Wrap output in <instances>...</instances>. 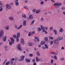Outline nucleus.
I'll use <instances>...</instances> for the list:
<instances>
[{
  "mask_svg": "<svg viewBox=\"0 0 65 65\" xmlns=\"http://www.w3.org/2000/svg\"><path fill=\"white\" fill-rule=\"evenodd\" d=\"M61 9L62 10H65V7H63L61 8Z\"/></svg>",
  "mask_w": 65,
  "mask_h": 65,
  "instance_id": "nucleus-44",
  "label": "nucleus"
},
{
  "mask_svg": "<svg viewBox=\"0 0 65 65\" xmlns=\"http://www.w3.org/2000/svg\"><path fill=\"white\" fill-rule=\"evenodd\" d=\"M42 48L44 50H45V47L44 46H43L42 47Z\"/></svg>",
  "mask_w": 65,
  "mask_h": 65,
  "instance_id": "nucleus-60",
  "label": "nucleus"
},
{
  "mask_svg": "<svg viewBox=\"0 0 65 65\" xmlns=\"http://www.w3.org/2000/svg\"><path fill=\"white\" fill-rule=\"evenodd\" d=\"M14 28L16 29H18V27H17V25L16 24L15 25V27Z\"/></svg>",
  "mask_w": 65,
  "mask_h": 65,
  "instance_id": "nucleus-47",
  "label": "nucleus"
},
{
  "mask_svg": "<svg viewBox=\"0 0 65 65\" xmlns=\"http://www.w3.org/2000/svg\"><path fill=\"white\" fill-rule=\"evenodd\" d=\"M40 27H41V29L42 30H44V26H43L42 25H41Z\"/></svg>",
  "mask_w": 65,
  "mask_h": 65,
  "instance_id": "nucleus-28",
  "label": "nucleus"
},
{
  "mask_svg": "<svg viewBox=\"0 0 65 65\" xmlns=\"http://www.w3.org/2000/svg\"><path fill=\"white\" fill-rule=\"evenodd\" d=\"M1 5V6H2V7H4V5L2 4H1V5Z\"/></svg>",
  "mask_w": 65,
  "mask_h": 65,
  "instance_id": "nucleus-57",
  "label": "nucleus"
},
{
  "mask_svg": "<svg viewBox=\"0 0 65 65\" xmlns=\"http://www.w3.org/2000/svg\"><path fill=\"white\" fill-rule=\"evenodd\" d=\"M36 61L37 62H39V58L37 57H36Z\"/></svg>",
  "mask_w": 65,
  "mask_h": 65,
  "instance_id": "nucleus-21",
  "label": "nucleus"
},
{
  "mask_svg": "<svg viewBox=\"0 0 65 65\" xmlns=\"http://www.w3.org/2000/svg\"><path fill=\"white\" fill-rule=\"evenodd\" d=\"M41 11V10H40V9L37 10L36 11V13H39Z\"/></svg>",
  "mask_w": 65,
  "mask_h": 65,
  "instance_id": "nucleus-13",
  "label": "nucleus"
},
{
  "mask_svg": "<svg viewBox=\"0 0 65 65\" xmlns=\"http://www.w3.org/2000/svg\"><path fill=\"white\" fill-rule=\"evenodd\" d=\"M29 57H31L33 56V55L32 54H29Z\"/></svg>",
  "mask_w": 65,
  "mask_h": 65,
  "instance_id": "nucleus-50",
  "label": "nucleus"
},
{
  "mask_svg": "<svg viewBox=\"0 0 65 65\" xmlns=\"http://www.w3.org/2000/svg\"><path fill=\"white\" fill-rule=\"evenodd\" d=\"M4 48H5V51H8V48H7V46H5Z\"/></svg>",
  "mask_w": 65,
  "mask_h": 65,
  "instance_id": "nucleus-18",
  "label": "nucleus"
},
{
  "mask_svg": "<svg viewBox=\"0 0 65 65\" xmlns=\"http://www.w3.org/2000/svg\"><path fill=\"white\" fill-rule=\"evenodd\" d=\"M16 41L17 42H18L19 41V38H16Z\"/></svg>",
  "mask_w": 65,
  "mask_h": 65,
  "instance_id": "nucleus-43",
  "label": "nucleus"
},
{
  "mask_svg": "<svg viewBox=\"0 0 65 65\" xmlns=\"http://www.w3.org/2000/svg\"><path fill=\"white\" fill-rule=\"evenodd\" d=\"M49 38L50 39H51V40H53L54 39V38H53V37L51 36L49 37Z\"/></svg>",
  "mask_w": 65,
  "mask_h": 65,
  "instance_id": "nucleus-31",
  "label": "nucleus"
},
{
  "mask_svg": "<svg viewBox=\"0 0 65 65\" xmlns=\"http://www.w3.org/2000/svg\"><path fill=\"white\" fill-rule=\"evenodd\" d=\"M28 45H29V46H32V45H33V44L32 43L30 42L28 44Z\"/></svg>",
  "mask_w": 65,
  "mask_h": 65,
  "instance_id": "nucleus-23",
  "label": "nucleus"
},
{
  "mask_svg": "<svg viewBox=\"0 0 65 65\" xmlns=\"http://www.w3.org/2000/svg\"><path fill=\"white\" fill-rule=\"evenodd\" d=\"M7 38V37L6 36H5L3 39V40L4 41H5Z\"/></svg>",
  "mask_w": 65,
  "mask_h": 65,
  "instance_id": "nucleus-14",
  "label": "nucleus"
},
{
  "mask_svg": "<svg viewBox=\"0 0 65 65\" xmlns=\"http://www.w3.org/2000/svg\"><path fill=\"white\" fill-rule=\"evenodd\" d=\"M31 32H30L28 33V36H31Z\"/></svg>",
  "mask_w": 65,
  "mask_h": 65,
  "instance_id": "nucleus-46",
  "label": "nucleus"
},
{
  "mask_svg": "<svg viewBox=\"0 0 65 65\" xmlns=\"http://www.w3.org/2000/svg\"><path fill=\"white\" fill-rule=\"evenodd\" d=\"M20 32H18L17 33V38H19V37H20Z\"/></svg>",
  "mask_w": 65,
  "mask_h": 65,
  "instance_id": "nucleus-26",
  "label": "nucleus"
},
{
  "mask_svg": "<svg viewBox=\"0 0 65 65\" xmlns=\"http://www.w3.org/2000/svg\"><path fill=\"white\" fill-rule=\"evenodd\" d=\"M37 55L38 56H39L40 55V53H39V52L38 51L37 52Z\"/></svg>",
  "mask_w": 65,
  "mask_h": 65,
  "instance_id": "nucleus-30",
  "label": "nucleus"
},
{
  "mask_svg": "<svg viewBox=\"0 0 65 65\" xmlns=\"http://www.w3.org/2000/svg\"><path fill=\"white\" fill-rule=\"evenodd\" d=\"M45 30H47L48 29V28L47 27H45Z\"/></svg>",
  "mask_w": 65,
  "mask_h": 65,
  "instance_id": "nucleus-59",
  "label": "nucleus"
},
{
  "mask_svg": "<svg viewBox=\"0 0 65 65\" xmlns=\"http://www.w3.org/2000/svg\"><path fill=\"white\" fill-rule=\"evenodd\" d=\"M10 38L11 40V43L12 44V43H14V39L12 37Z\"/></svg>",
  "mask_w": 65,
  "mask_h": 65,
  "instance_id": "nucleus-11",
  "label": "nucleus"
},
{
  "mask_svg": "<svg viewBox=\"0 0 65 65\" xmlns=\"http://www.w3.org/2000/svg\"><path fill=\"white\" fill-rule=\"evenodd\" d=\"M35 39H36V40H37V41H38V42H39V38L37 37H35Z\"/></svg>",
  "mask_w": 65,
  "mask_h": 65,
  "instance_id": "nucleus-20",
  "label": "nucleus"
},
{
  "mask_svg": "<svg viewBox=\"0 0 65 65\" xmlns=\"http://www.w3.org/2000/svg\"><path fill=\"white\" fill-rule=\"evenodd\" d=\"M33 19V16L31 15H30L28 19V20H30V19Z\"/></svg>",
  "mask_w": 65,
  "mask_h": 65,
  "instance_id": "nucleus-15",
  "label": "nucleus"
},
{
  "mask_svg": "<svg viewBox=\"0 0 65 65\" xmlns=\"http://www.w3.org/2000/svg\"><path fill=\"white\" fill-rule=\"evenodd\" d=\"M53 62H54V60L53 59H52L51 60V62L52 64H53Z\"/></svg>",
  "mask_w": 65,
  "mask_h": 65,
  "instance_id": "nucleus-54",
  "label": "nucleus"
},
{
  "mask_svg": "<svg viewBox=\"0 0 65 65\" xmlns=\"http://www.w3.org/2000/svg\"><path fill=\"white\" fill-rule=\"evenodd\" d=\"M48 39V38H47V37H45L44 38V39L46 41H47Z\"/></svg>",
  "mask_w": 65,
  "mask_h": 65,
  "instance_id": "nucleus-34",
  "label": "nucleus"
},
{
  "mask_svg": "<svg viewBox=\"0 0 65 65\" xmlns=\"http://www.w3.org/2000/svg\"><path fill=\"white\" fill-rule=\"evenodd\" d=\"M57 11L59 12V13H60V12H61V11L60 10H59V9H58L57 10Z\"/></svg>",
  "mask_w": 65,
  "mask_h": 65,
  "instance_id": "nucleus-61",
  "label": "nucleus"
},
{
  "mask_svg": "<svg viewBox=\"0 0 65 65\" xmlns=\"http://www.w3.org/2000/svg\"><path fill=\"white\" fill-rule=\"evenodd\" d=\"M9 19L10 20H13V17H10L9 18Z\"/></svg>",
  "mask_w": 65,
  "mask_h": 65,
  "instance_id": "nucleus-25",
  "label": "nucleus"
},
{
  "mask_svg": "<svg viewBox=\"0 0 65 65\" xmlns=\"http://www.w3.org/2000/svg\"><path fill=\"white\" fill-rule=\"evenodd\" d=\"M18 0H14V2L15 3V4L16 6H18L19 5Z\"/></svg>",
  "mask_w": 65,
  "mask_h": 65,
  "instance_id": "nucleus-4",
  "label": "nucleus"
},
{
  "mask_svg": "<svg viewBox=\"0 0 65 65\" xmlns=\"http://www.w3.org/2000/svg\"><path fill=\"white\" fill-rule=\"evenodd\" d=\"M51 1L52 2H53V3H55V1H54V0H51Z\"/></svg>",
  "mask_w": 65,
  "mask_h": 65,
  "instance_id": "nucleus-53",
  "label": "nucleus"
},
{
  "mask_svg": "<svg viewBox=\"0 0 65 65\" xmlns=\"http://www.w3.org/2000/svg\"><path fill=\"white\" fill-rule=\"evenodd\" d=\"M9 63H10V62L8 61L6 63V65H8L9 64Z\"/></svg>",
  "mask_w": 65,
  "mask_h": 65,
  "instance_id": "nucleus-38",
  "label": "nucleus"
},
{
  "mask_svg": "<svg viewBox=\"0 0 65 65\" xmlns=\"http://www.w3.org/2000/svg\"><path fill=\"white\" fill-rule=\"evenodd\" d=\"M51 43H50V44L52 45V44H53V41H50Z\"/></svg>",
  "mask_w": 65,
  "mask_h": 65,
  "instance_id": "nucleus-55",
  "label": "nucleus"
},
{
  "mask_svg": "<svg viewBox=\"0 0 65 65\" xmlns=\"http://www.w3.org/2000/svg\"><path fill=\"white\" fill-rule=\"evenodd\" d=\"M61 49L62 50H64V49H65V48L64 47H61Z\"/></svg>",
  "mask_w": 65,
  "mask_h": 65,
  "instance_id": "nucleus-62",
  "label": "nucleus"
},
{
  "mask_svg": "<svg viewBox=\"0 0 65 65\" xmlns=\"http://www.w3.org/2000/svg\"><path fill=\"white\" fill-rule=\"evenodd\" d=\"M35 31H33L32 32V34H35Z\"/></svg>",
  "mask_w": 65,
  "mask_h": 65,
  "instance_id": "nucleus-64",
  "label": "nucleus"
},
{
  "mask_svg": "<svg viewBox=\"0 0 65 65\" xmlns=\"http://www.w3.org/2000/svg\"><path fill=\"white\" fill-rule=\"evenodd\" d=\"M63 28H60L59 31L60 32H61L62 33V32H63Z\"/></svg>",
  "mask_w": 65,
  "mask_h": 65,
  "instance_id": "nucleus-16",
  "label": "nucleus"
},
{
  "mask_svg": "<svg viewBox=\"0 0 65 65\" xmlns=\"http://www.w3.org/2000/svg\"><path fill=\"white\" fill-rule=\"evenodd\" d=\"M35 11H36V9H33L32 10V11H33V12H35Z\"/></svg>",
  "mask_w": 65,
  "mask_h": 65,
  "instance_id": "nucleus-56",
  "label": "nucleus"
},
{
  "mask_svg": "<svg viewBox=\"0 0 65 65\" xmlns=\"http://www.w3.org/2000/svg\"><path fill=\"white\" fill-rule=\"evenodd\" d=\"M41 43L42 44H44L45 43V42L44 41H43L41 42Z\"/></svg>",
  "mask_w": 65,
  "mask_h": 65,
  "instance_id": "nucleus-49",
  "label": "nucleus"
},
{
  "mask_svg": "<svg viewBox=\"0 0 65 65\" xmlns=\"http://www.w3.org/2000/svg\"><path fill=\"white\" fill-rule=\"evenodd\" d=\"M11 64L12 65H15V63L14 62H11Z\"/></svg>",
  "mask_w": 65,
  "mask_h": 65,
  "instance_id": "nucleus-29",
  "label": "nucleus"
},
{
  "mask_svg": "<svg viewBox=\"0 0 65 65\" xmlns=\"http://www.w3.org/2000/svg\"><path fill=\"white\" fill-rule=\"evenodd\" d=\"M21 46V44H19L18 45H17V47L19 51H22V48L20 47Z\"/></svg>",
  "mask_w": 65,
  "mask_h": 65,
  "instance_id": "nucleus-3",
  "label": "nucleus"
},
{
  "mask_svg": "<svg viewBox=\"0 0 65 65\" xmlns=\"http://www.w3.org/2000/svg\"><path fill=\"white\" fill-rule=\"evenodd\" d=\"M22 17L23 18H26L27 17L26 15L25 14H23L22 15Z\"/></svg>",
  "mask_w": 65,
  "mask_h": 65,
  "instance_id": "nucleus-24",
  "label": "nucleus"
},
{
  "mask_svg": "<svg viewBox=\"0 0 65 65\" xmlns=\"http://www.w3.org/2000/svg\"><path fill=\"white\" fill-rule=\"evenodd\" d=\"M51 54L53 55H58V54L56 53L55 52H52L51 53Z\"/></svg>",
  "mask_w": 65,
  "mask_h": 65,
  "instance_id": "nucleus-12",
  "label": "nucleus"
},
{
  "mask_svg": "<svg viewBox=\"0 0 65 65\" xmlns=\"http://www.w3.org/2000/svg\"><path fill=\"white\" fill-rule=\"evenodd\" d=\"M4 31L3 30H1L0 31V38H1L2 36H3L4 35ZM0 38V40H1V38Z\"/></svg>",
  "mask_w": 65,
  "mask_h": 65,
  "instance_id": "nucleus-2",
  "label": "nucleus"
},
{
  "mask_svg": "<svg viewBox=\"0 0 65 65\" xmlns=\"http://www.w3.org/2000/svg\"><path fill=\"white\" fill-rule=\"evenodd\" d=\"M4 28L6 30H9V25H8L5 27Z\"/></svg>",
  "mask_w": 65,
  "mask_h": 65,
  "instance_id": "nucleus-10",
  "label": "nucleus"
},
{
  "mask_svg": "<svg viewBox=\"0 0 65 65\" xmlns=\"http://www.w3.org/2000/svg\"><path fill=\"white\" fill-rule=\"evenodd\" d=\"M34 22H35V20H33L32 21L30 24L31 25H33V24H34Z\"/></svg>",
  "mask_w": 65,
  "mask_h": 65,
  "instance_id": "nucleus-33",
  "label": "nucleus"
},
{
  "mask_svg": "<svg viewBox=\"0 0 65 65\" xmlns=\"http://www.w3.org/2000/svg\"><path fill=\"white\" fill-rule=\"evenodd\" d=\"M20 57L21 58V59H19L20 61H22V60H24V58H25V56L24 55H22L20 56Z\"/></svg>",
  "mask_w": 65,
  "mask_h": 65,
  "instance_id": "nucleus-7",
  "label": "nucleus"
},
{
  "mask_svg": "<svg viewBox=\"0 0 65 65\" xmlns=\"http://www.w3.org/2000/svg\"><path fill=\"white\" fill-rule=\"evenodd\" d=\"M26 51L27 52H28L29 51H30V48H28L26 49Z\"/></svg>",
  "mask_w": 65,
  "mask_h": 65,
  "instance_id": "nucleus-36",
  "label": "nucleus"
},
{
  "mask_svg": "<svg viewBox=\"0 0 65 65\" xmlns=\"http://www.w3.org/2000/svg\"><path fill=\"white\" fill-rule=\"evenodd\" d=\"M24 8H25V9H28V8H27V7L26 6H24Z\"/></svg>",
  "mask_w": 65,
  "mask_h": 65,
  "instance_id": "nucleus-52",
  "label": "nucleus"
},
{
  "mask_svg": "<svg viewBox=\"0 0 65 65\" xmlns=\"http://www.w3.org/2000/svg\"><path fill=\"white\" fill-rule=\"evenodd\" d=\"M38 30L39 31H41V29L40 28V27H39L38 28Z\"/></svg>",
  "mask_w": 65,
  "mask_h": 65,
  "instance_id": "nucleus-45",
  "label": "nucleus"
},
{
  "mask_svg": "<svg viewBox=\"0 0 65 65\" xmlns=\"http://www.w3.org/2000/svg\"><path fill=\"white\" fill-rule=\"evenodd\" d=\"M33 65H36V63L35 62L33 63Z\"/></svg>",
  "mask_w": 65,
  "mask_h": 65,
  "instance_id": "nucleus-63",
  "label": "nucleus"
},
{
  "mask_svg": "<svg viewBox=\"0 0 65 65\" xmlns=\"http://www.w3.org/2000/svg\"><path fill=\"white\" fill-rule=\"evenodd\" d=\"M3 10V8L2 7L0 6V11H2Z\"/></svg>",
  "mask_w": 65,
  "mask_h": 65,
  "instance_id": "nucleus-35",
  "label": "nucleus"
},
{
  "mask_svg": "<svg viewBox=\"0 0 65 65\" xmlns=\"http://www.w3.org/2000/svg\"><path fill=\"white\" fill-rule=\"evenodd\" d=\"M60 60L61 61H63L64 60V58H61Z\"/></svg>",
  "mask_w": 65,
  "mask_h": 65,
  "instance_id": "nucleus-48",
  "label": "nucleus"
},
{
  "mask_svg": "<svg viewBox=\"0 0 65 65\" xmlns=\"http://www.w3.org/2000/svg\"><path fill=\"white\" fill-rule=\"evenodd\" d=\"M53 31L54 32V33L55 35H57V30H54Z\"/></svg>",
  "mask_w": 65,
  "mask_h": 65,
  "instance_id": "nucleus-19",
  "label": "nucleus"
},
{
  "mask_svg": "<svg viewBox=\"0 0 65 65\" xmlns=\"http://www.w3.org/2000/svg\"><path fill=\"white\" fill-rule=\"evenodd\" d=\"M25 60L27 62H30V60L28 59H25Z\"/></svg>",
  "mask_w": 65,
  "mask_h": 65,
  "instance_id": "nucleus-27",
  "label": "nucleus"
},
{
  "mask_svg": "<svg viewBox=\"0 0 65 65\" xmlns=\"http://www.w3.org/2000/svg\"><path fill=\"white\" fill-rule=\"evenodd\" d=\"M54 43L55 44H59V41H58V40H54Z\"/></svg>",
  "mask_w": 65,
  "mask_h": 65,
  "instance_id": "nucleus-8",
  "label": "nucleus"
},
{
  "mask_svg": "<svg viewBox=\"0 0 65 65\" xmlns=\"http://www.w3.org/2000/svg\"><path fill=\"white\" fill-rule=\"evenodd\" d=\"M10 5H11L12 6L13 5V3H10Z\"/></svg>",
  "mask_w": 65,
  "mask_h": 65,
  "instance_id": "nucleus-58",
  "label": "nucleus"
},
{
  "mask_svg": "<svg viewBox=\"0 0 65 65\" xmlns=\"http://www.w3.org/2000/svg\"><path fill=\"white\" fill-rule=\"evenodd\" d=\"M23 25L24 26H25L26 25V21L24 20L23 23Z\"/></svg>",
  "mask_w": 65,
  "mask_h": 65,
  "instance_id": "nucleus-17",
  "label": "nucleus"
},
{
  "mask_svg": "<svg viewBox=\"0 0 65 65\" xmlns=\"http://www.w3.org/2000/svg\"><path fill=\"white\" fill-rule=\"evenodd\" d=\"M6 60H5L4 62L3 63V65H5V63H6Z\"/></svg>",
  "mask_w": 65,
  "mask_h": 65,
  "instance_id": "nucleus-41",
  "label": "nucleus"
},
{
  "mask_svg": "<svg viewBox=\"0 0 65 65\" xmlns=\"http://www.w3.org/2000/svg\"><path fill=\"white\" fill-rule=\"evenodd\" d=\"M13 37L14 38H16V35H13Z\"/></svg>",
  "mask_w": 65,
  "mask_h": 65,
  "instance_id": "nucleus-51",
  "label": "nucleus"
},
{
  "mask_svg": "<svg viewBox=\"0 0 65 65\" xmlns=\"http://www.w3.org/2000/svg\"><path fill=\"white\" fill-rule=\"evenodd\" d=\"M54 58L55 59V60H57V56L56 55H54Z\"/></svg>",
  "mask_w": 65,
  "mask_h": 65,
  "instance_id": "nucleus-39",
  "label": "nucleus"
},
{
  "mask_svg": "<svg viewBox=\"0 0 65 65\" xmlns=\"http://www.w3.org/2000/svg\"><path fill=\"white\" fill-rule=\"evenodd\" d=\"M63 38V37L62 36H60L58 37L57 40H62Z\"/></svg>",
  "mask_w": 65,
  "mask_h": 65,
  "instance_id": "nucleus-6",
  "label": "nucleus"
},
{
  "mask_svg": "<svg viewBox=\"0 0 65 65\" xmlns=\"http://www.w3.org/2000/svg\"><path fill=\"white\" fill-rule=\"evenodd\" d=\"M53 30V27H51L50 29V31H52Z\"/></svg>",
  "mask_w": 65,
  "mask_h": 65,
  "instance_id": "nucleus-37",
  "label": "nucleus"
},
{
  "mask_svg": "<svg viewBox=\"0 0 65 65\" xmlns=\"http://www.w3.org/2000/svg\"><path fill=\"white\" fill-rule=\"evenodd\" d=\"M44 4V2L42 1L40 2V4L41 5H43Z\"/></svg>",
  "mask_w": 65,
  "mask_h": 65,
  "instance_id": "nucleus-40",
  "label": "nucleus"
},
{
  "mask_svg": "<svg viewBox=\"0 0 65 65\" xmlns=\"http://www.w3.org/2000/svg\"><path fill=\"white\" fill-rule=\"evenodd\" d=\"M22 26H23V25H20L19 27H18V29H20L21 28H22Z\"/></svg>",
  "mask_w": 65,
  "mask_h": 65,
  "instance_id": "nucleus-22",
  "label": "nucleus"
},
{
  "mask_svg": "<svg viewBox=\"0 0 65 65\" xmlns=\"http://www.w3.org/2000/svg\"><path fill=\"white\" fill-rule=\"evenodd\" d=\"M61 5H62V3H59V2H57L53 4V5L55 6V8H58V7L60 6H61Z\"/></svg>",
  "mask_w": 65,
  "mask_h": 65,
  "instance_id": "nucleus-1",
  "label": "nucleus"
},
{
  "mask_svg": "<svg viewBox=\"0 0 65 65\" xmlns=\"http://www.w3.org/2000/svg\"><path fill=\"white\" fill-rule=\"evenodd\" d=\"M44 46H45V48H47V49L48 48V46H47V44H44Z\"/></svg>",
  "mask_w": 65,
  "mask_h": 65,
  "instance_id": "nucleus-32",
  "label": "nucleus"
},
{
  "mask_svg": "<svg viewBox=\"0 0 65 65\" xmlns=\"http://www.w3.org/2000/svg\"><path fill=\"white\" fill-rule=\"evenodd\" d=\"M21 43L23 45L25 44V42H24V39L23 38H22L21 39Z\"/></svg>",
  "mask_w": 65,
  "mask_h": 65,
  "instance_id": "nucleus-9",
  "label": "nucleus"
},
{
  "mask_svg": "<svg viewBox=\"0 0 65 65\" xmlns=\"http://www.w3.org/2000/svg\"><path fill=\"white\" fill-rule=\"evenodd\" d=\"M43 20H44V19H43V18L42 17L41 18V22H43Z\"/></svg>",
  "mask_w": 65,
  "mask_h": 65,
  "instance_id": "nucleus-42",
  "label": "nucleus"
},
{
  "mask_svg": "<svg viewBox=\"0 0 65 65\" xmlns=\"http://www.w3.org/2000/svg\"><path fill=\"white\" fill-rule=\"evenodd\" d=\"M6 7L8 9H10V8H11V6H10V5L7 4L6 5Z\"/></svg>",
  "mask_w": 65,
  "mask_h": 65,
  "instance_id": "nucleus-5",
  "label": "nucleus"
}]
</instances>
